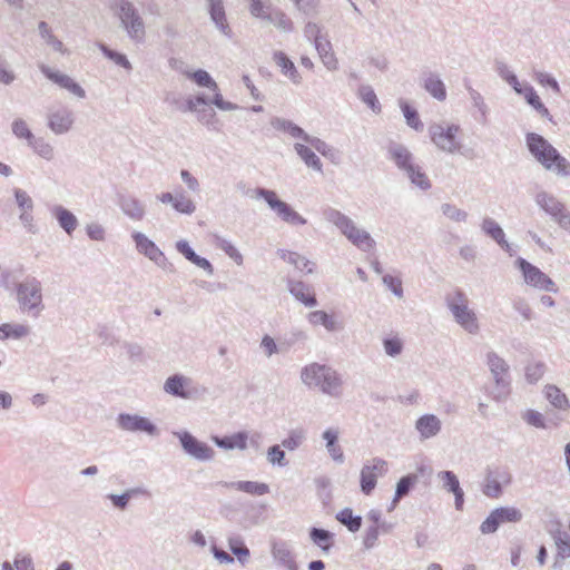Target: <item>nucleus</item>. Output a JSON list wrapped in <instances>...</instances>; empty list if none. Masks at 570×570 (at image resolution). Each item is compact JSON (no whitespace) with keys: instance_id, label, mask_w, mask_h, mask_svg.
<instances>
[{"instance_id":"nucleus-1","label":"nucleus","mask_w":570,"mask_h":570,"mask_svg":"<svg viewBox=\"0 0 570 570\" xmlns=\"http://www.w3.org/2000/svg\"><path fill=\"white\" fill-rule=\"evenodd\" d=\"M301 380L308 387L318 389L332 397L342 395L343 381L341 375L331 366L320 363L305 365L301 371Z\"/></svg>"},{"instance_id":"nucleus-2","label":"nucleus","mask_w":570,"mask_h":570,"mask_svg":"<svg viewBox=\"0 0 570 570\" xmlns=\"http://www.w3.org/2000/svg\"><path fill=\"white\" fill-rule=\"evenodd\" d=\"M525 141L530 154L548 170L570 176V163L541 135L529 132Z\"/></svg>"},{"instance_id":"nucleus-3","label":"nucleus","mask_w":570,"mask_h":570,"mask_svg":"<svg viewBox=\"0 0 570 570\" xmlns=\"http://www.w3.org/2000/svg\"><path fill=\"white\" fill-rule=\"evenodd\" d=\"M14 299L21 313L39 317L46 308L42 282L33 275H27L16 287Z\"/></svg>"},{"instance_id":"nucleus-4","label":"nucleus","mask_w":570,"mask_h":570,"mask_svg":"<svg viewBox=\"0 0 570 570\" xmlns=\"http://www.w3.org/2000/svg\"><path fill=\"white\" fill-rule=\"evenodd\" d=\"M323 217L335 225L340 232L357 248L370 252L375 247V240L364 229L356 227L355 223L345 214L333 207L323 209Z\"/></svg>"},{"instance_id":"nucleus-5","label":"nucleus","mask_w":570,"mask_h":570,"mask_svg":"<svg viewBox=\"0 0 570 570\" xmlns=\"http://www.w3.org/2000/svg\"><path fill=\"white\" fill-rule=\"evenodd\" d=\"M460 131V126L455 124L432 122L428 127L430 139L439 150L451 155L460 154L472 159V150H463V144L458 138Z\"/></svg>"},{"instance_id":"nucleus-6","label":"nucleus","mask_w":570,"mask_h":570,"mask_svg":"<svg viewBox=\"0 0 570 570\" xmlns=\"http://www.w3.org/2000/svg\"><path fill=\"white\" fill-rule=\"evenodd\" d=\"M487 365L494 381V386L489 391V395L497 402L507 400L511 393L509 364L495 352L491 351L487 354Z\"/></svg>"},{"instance_id":"nucleus-7","label":"nucleus","mask_w":570,"mask_h":570,"mask_svg":"<svg viewBox=\"0 0 570 570\" xmlns=\"http://www.w3.org/2000/svg\"><path fill=\"white\" fill-rule=\"evenodd\" d=\"M111 8L117 10L128 37L137 42L142 41L145 24L134 4L128 0H112Z\"/></svg>"},{"instance_id":"nucleus-8","label":"nucleus","mask_w":570,"mask_h":570,"mask_svg":"<svg viewBox=\"0 0 570 570\" xmlns=\"http://www.w3.org/2000/svg\"><path fill=\"white\" fill-rule=\"evenodd\" d=\"M255 194L258 198L264 199L269 208L274 210L283 222L293 226H301L307 223V220L295 212L291 205L281 200L274 190L258 187L255 189Z\"/></svg>"},{"instance_id":"nucleus-9","label":"nucleus","mask_w":570,"mask_h":570,"mask_svg":"<svg viewBox=\"0 0 570 570\" xmlns=\"http://www.w3.org/2000/svg\"><path fill=\"white\" fill-rule=\"evenodd\" d=\"M271 557L277 570H301L294 546L284 539L271 541Z\"/></svg>"},{"instance_id":"nucleus-10","label":"nucleus","mask_w":570,"mask_h":570,"mask_svg":"<svg viewBox=\"0 0 570 570\" xmlns=\"http://www.w3.org/2000/svg\"><path fill=\"white\" fill-rule=\"evenodd\" d=\"M164 391L175 397L194 399L206 392L205 387L196 384L193 379L183 374H174L164 383Z\"/></svg>"},{"instance_id":"nucleus-11","label":"nucleus","mask_w":570,"mask_h":570,"mask_svg":"<svg viewBox=\"0 0 570 570\" xmlns=\"http://www.w3.org/2000/svg\"><path fill=\"white\" fill-rule=\"evenodd\" d=\"M512 482V475L505 466L488 468L482 483V493L491 499H499L503 487Z\"/></svg>"},{"instance_id":"nucleus-12","label":"nucleus","mask_w":570,"mask_h":570,"mask_svg":"<svg viewBox=\"0 0 570 570\" xmlns=\"http://www.w3.org/2000/svg\"><path fill=\"white\" fill-rule=\"evenodd\" d=\"M515 265L521 271L524 282L538 289L558 293L559 288L556 283L544 274L540 268L529 263L527 259L519 257Z\"/></svg>"},{"instance_id":"nucleus-13","label":"nucleus","mask_w":570,"mask_h":570,"mask_svg":"<svg viewBox=\"0 0 570 570\" xmlns=\"http://www.w3.org/2000/svg\"><path fill=\"white\" fill-rule=\"evenodd\" d=\"M179 440L184 452L198 461H210L214 459L215 451L207 443L199 441L188 431L174 432Z\"/></svg>"},{"instance_id":"nucleus-14","label":"nucleus","mask_w":570,"mask_h":570,"mask_svg":"<svg viewBox=\"0 0 570 570\" xmlns=\"http://www.w3.org/2000/svg\"><path fill=\"white\" fill-rule=\"evenodd\" d=\"M188 78L194 80L199 87H205L213 92L212 101L218 109L229 111L238 108L236 104L224 100L219 92L218 85L206 70L198 69L194 72H189Z\"/></svg>"},{"instance_id":"nucleus-15","label":"nucleus","mask_w":570,"mask_h":570,"mask_svg":"<svg viewBox=\"0 0 570 570\" xmlns=\"http://www.w3.org/2000/svg\"><path fill=\"white\" fill-rule=\"evenodd\" d=\"M116 421L117 426L126 432H142L151 436L159 434L158 428L149 419L138 414L120 413Z\"/></svg>"},{"instance_id":"nucleus-16","label":"nucleus","mask_w":570,"mask_h":570,"mask_svg":"<svg viewBox=\"0 0 570 570\" xmlns=\"http://www.w3.org/2000/svg\"><path fill=\"white\" fill-rule=\"evenodd\" d=\"M38 67L41 73L47 79L58 85L60 88L66 89L67 91H69L70 94L80 99H83L86 97L85 89L78 82H76L70 76L62 73L58 70H53L45 63H39Z\"/></svg>"},{"instance_id":"nucleus-17","label":"nucleus","mask_w":570,"mask_h":570,"mask_svg":"<svg viewBox=\"0 0 570 570\" xmlns=\"http://www.w3.org/2000/svg\"><path fill=\"white\" fill-rule=\"evenodd\" d=\"M47 119V126L55 135L67 134L75 122L73 112L67 107H60L55 111H50Z\"/></svg>"},{"instance_id":"nucleus-18","label":"nucleus","mask_w":570,"mask_h":570,"mask_svg":"<svg viewBox=\"0 0 570 570\" xmlns=\"http://www.w3.org/2000/svg\"><path fill=\"white\" fill-rule=\"evenodd\" d=\"M386 157L401 171L415 163L411 150L405 145L394 140H390L386 145Z\"/></svg>"},{"instance_id":"nucleus-19","label":"nucleus","mask_w":570,"mask_h":570,"mask_svg":"<svg viewBox=\"0 0 570 570\" xmlns=\"http://www.w3.org/2000/svg\"><path fill=\"white\" fill-rule=\"evenodd\" d=\"M438 479L442 483V489L454 495L455 509L462 511L464 505V491L460 485L456 474L453 471L443 470L438 473Z\"/></svg>"},{"instance_id":"nucleus-20","label":"nucleus","mask_w":570,"mask_h":570,"mask_svg":"<svg viewBox=\"0 0 570 570\" xmlns=\"http://www.w3.org/2000/svg\"><path fill=\"white\" fill-rule=\"evenodd\" d=\"M137 250L153 261L155 264H164L165 254L159 249V247L149 239L145 234L140 232H134L131 235Z\"/></svg>"},{"instance_id":"nucleus-21","label":"nucleus","mask_w":570,"mask_h":570,"mask_svg":"<svg viewBox=\"0 0 570 570\" xmlns=\"http://www.w3.org/2000/svg\"><path fill=\"white\" fill-rule=\"evenodd\" d=\"M454 321L469 334H478L480 325L474 311L469 308V304L464 306H454L451 312Z\"/></svg>"},{"instance_id":"nucleus-22","label":"nucleus","mask_w":570,"mask_h":570,"mask_svg":"<svg viewBox=\"0 0 570 570\" xmlns=\"http://www.w3.org/2000/svg\"><path fill=\"white\" fill-rule=\"evenodd\" d=\"M415 430L420 440H429L441 432L442 422L435 414H423L415 421Z\"/></svg>"},{"instance_id":"nucleus-23","label":"nucleus","mask_w":570,"mask_h":570,"mask_svg":"<svg viewBox=\"0 0 570 570\" xmlns=\"http://www.w3.org/2000/svg\"><path fill=\"white\" fill-rule=\"evenodd\" d=\"M208 12L216 28L227 38L233 37V31L227 22L223 0H207Z\"/></svg>"},{"instance_id":"nucleus-24","label":"nucleus","mask_w":570,"mask_h":570,"mask_svg":"<svg viewBox=\"0 0 570 570\" xmlns=\"http://www.w3.org/2000/svg\"><path fill=\"white\" fill-rule=\"evenodd\" d=\"M534 202L552 220L566 208V205L554 195L544 190L537 193Z\"/></svg>"},{"instance_id":"nucleus-25","label":"nucleus","mask_w":570,"mask_h":570,"mask_svg":"<svg viewBox=\"0 0 570 570\" xmlns=\"http://www.w3.org/2000/svg\"><path fill=\"white\" fill-rule=\"evenodd\" d=\"M288 292L302 304L307 307H314L317 305L316 296L311 292V286L302 281H287Z\"/></svg>"},{"instance_id":"nucleus-26","label":"nucleus","mask_w":570,"mask_h":570,"mask_svg":"<svg viewBox=\"0 0 570 570\" xmlns=\"http://www.w3.org/2000/svg\"><path fill=\"white\" fill-rule=\"evenodd\" d=\"M217 484L227 489H234L257 497L267 494L269 492L268 484L256 481H220Z\"/></svg>"},{"instance_id":"nucleus-27","label":"nucleus","mask_w":570,"mask_h":570,"mask_svg":"<svg viewBox=\"0 0 570 570\" xmlns=\"http://www.w3.org/2000/svg\"><path fill=\"white\" fill-rule=\"evenodd\" d=\"M273 60L276 63V66L281 69V72L285 77H287L294 85H299L302 82V77L297 68L285 52L279 50L274 51Z\"/></svg>"},{"instance_id":"nucleus-28","label":"nucleus","mask_w":570,"mask_h":570,"mask_svg":"<svg viewBox=\"0 0 570 570\" xmlns=\"http://www.w3.org/2000/svg\"><path fill=\"white\" fill-rule=\"evenodd\" d=\"M50 212L66 234L71 235L76 230L78 219L69 209L61 205H56Z\"/></svg>"},{"instance_id":"nucleus-29","label":"nucleus","mask_w":570,"mask_h":570,"mask_svg":"<svg viewBox=\"0 0 570 570\" xmlns=\"http://www.w3.org/2000/svg\"><path fill=\"white\" fill-rule=\"evenodd\" d=\"M277 255L301 272L312 274L315 271V263L311 262L305 256H302L296 252L278 249Z\"/></svg>"},{"instance_id":"nucleus-30","label":"nucleus","mask_w":570,"mask_h":570,"mask_svg":"<svg viewBox=\"0 0 570 570\" xmlns=\"http://www.w3.org/2000/svg\"><path fill=\"white\" fill-rule=\"evenodd\" d=\"M118 205L122 213L131 219L141 220L145 216V207L136 197L120 195Z\"/></svg>"},{"instance_id":"nucleus-31","label":"nucleus","mask_w":570,"mask_h":570,"mask_svg":"<svg viewBox=\"0 0 570 570\" xmlns=\"http://www.w3.org/2000/svg\"><path fill=\"white\" fill-rule=\"evenodd\" d=\"M248 433L240 431L227 436H213L214 443L224 450H245L247 448Z\"/></svg>"},{"instance_id":"nucleus-32","label":"nucleus","mask_w":570,"mask_h":570,"mask_svg":"<svg viewBox=\"0 0 570 570\" xmlns=\"http://www.w3.org/2000/svg\"><path fill=\"white\" fill-rule=\"evenodd\" d=\"M314 47L327 70L334 71L338 69V60L333 52L332 43L328 39L325 38L316 41Z\"/></svg>"},{"instance_id":"nucleus-33","label":"nucleus","mask_w":570,"mask_h":570,"mask_svg":"<svg viewBox=\"0 0 570 570\" xmlns=\"http://www.w3.org/2000/svg\"><path fill=\"white\" fill-rule=\"evenodd\" d=\"M423 88L436 100L444 101L446 99V88L440 76L430 72L423 79Z\"/></svg>"},{"instance_id":"nucleus-34","label":"nucleus","mask_w":570,"mask_h":570,"mask_svg":"<svg viewBox=\"0 0 570 570\" xmlns=\"http://www.w3.org/2000/svg\"><path fill=\"white\" fill-rule=\"evenodd\" d=\"M464 88L466 89V91L469 94V97L472 101L473 107L475 109H478V111L480 114V116L476 118V120L480 124L485 125L488 122L489 108L484 101L483 96L471 86L469 80H464Z\"/></svg>"},{"instance_id":"nucleus-35","label":"nucleus","mask_w":570,"mask_h":570,"mask_svg":"<svg viewBox=\"0 0 570 570\" xmlns=\"http://www.w3.org/2000/svg\"><path fill=\"white\" fill-rule=\"evenodd\" d=\"M323 439L326 442V450L330 454V456L338 463H343L344 461V453L342 448L337 444L338 440V432L334 429H327L323 432Z\"/></svg>"},{"instance_id":"nucleus-36","label":"nucleus","mask_w":570,"mask_h":570,"mask_svg":"<svg viewBox=\"0 0 570 570\" xmlns=\"http://www.w3.org/2000/svg\"><path fill=\"white\" fill-rule=\"evenodd\" d=\"M271 125L274 129L287 132L292 137L301 138L304 141H306V136H309L307 132H305V130L303 128H301L293 121L284 119V118L274 117L271 120Z\"/></svg>"},{"instance_id":"nucleus-37","label":"nucleus","mask_w":570,"mask_h":570,"mask_svg":"<svg viewBox=\"0 0 570 570\" xmlns=\"http://www.w3.org/2000/svg\"><path fill=\"white\" fill-rule=\"evenodd\" d=\"M294 149L307 167L318 173L323 171V164L320 157L312 150V148L304 144L296 142L294 145Z\"/></svg>"},{"instance_id":"nucleus-38","label":"nucleus","mask_w":570,"mask_h":570,"mask_svg":"<svg viewBox=\"0 0 570 570\" xmlns=\"http://www.w3.org/2000/svg\"><path fill=\"white\" fill-rule=\"evenodd\" d=\"M403 173L406 175L410 181L420 189L428 190L431 188L432 185L428 175L421 168V166L416 165L415 163L407 169H404Z\"/></svg>"},{"instance_id":"nucleus-39","label":"nucleus","mask_w":570,"mask_h":570,"mask_svg":"<svg viewBox=\"0 0 570 570\" xmlns=\"http://www.w3.org/2000/svg\"><path fill=\"white\" fill-rule=\"evenodd\" d=\"M305 142L311 145L312 148H314L321 155L330 159L332 163H337L340 151L336 148L326 144L321 138L314 136H306Z\"/></svg>"},{"instance_id":"nucleus-40","label":"nucleus","mask_w":570,"mask_h":570,"mask_svg":"<svg viewBox=\"0 0 570 570\" xmlns=\"http://www.w3.org/2000/svg\"><path fill=\"white\" fill-rule=\"evenodd\" d=\"M333 537L334 534L328 530L321 528H311L309 538L314 544L320 547L325 553H327L333 546Z\"/></svg>"},{"instance_id":"nucleus-41","label":"nucleus","mask_w":570,"mask_h":570,"mask_svg":"<svg viewBox=\"0 0 570 570\" xmlns=\"http://www.w3.org/2000/svg\"><path fill=\"white\" fill-rule=\"evenodd\" d=\"M30 333V327L23 324H10L4 323L0 325V340L4 341L8 338H22Z\"/></svg>"},{"instance_id":"nucleus-42","label":"nucleus","mask_w":570,"mask_h":570,"mask_svg":"<svg viewBox=\"0 0 570 570\" xmlns=\"http://www.w3.org/2000/svg\"><path fill=\"white\" fill-rule=\"evenodd\" d=\"M357 96L373 112L380 114L382 111L377 96L370 85L360 86Z\"/></svg>"},{"instance_id":"nucleus-43","label":"nucleus","mask_w":570,"mask_h":570,"mask_svg":"<svg viewBox=\"0 0 570 570\" xmlns=\"http://www.w3.org/2000/svg\"><path fill=\"white\" fill-rule=\"evenodd\" d=\"M28 146L37 154L39 157L46 160H52L55 157V149L43 137H33Z\"/></svg>"},{"instance_id":"nucleus-44","label":"nucleus","mask_w":570,"mask_h":570,"mask_svg":"<svg viewBox=\"0 0 570 570\" xmlns=\"http://www.w3.org/2000/svg\"><path fill=\"white\" fill-rule=\"evenodd\" d=\"M307 320L312 325H323L328 332L338 330L337 322L334 317L324 311H314L307 315Z\"/></svg>"},{"instance_id":"nucleus-45","label":"nucleus","mask_w":570,"mask_h":570,"mask_svg":"<svg viewBox=\"0 0 570 570\" xmlns=\"http://www.w3.org/2000/svg\"><path fill=\"white\" fill-rule=\"evenodd\" d=\"M267 21L272 22L276 28L284 32H292L294 30V23L292 19L281 9L275 8L268 12Z\"/></svg>"},{"instance_id":"nucleus-46","label":"nucleus","mask_w":570,"mask_h":570,"mask_svg":"<svg viewBox=\"0 0 570 570\" xmlns=\"http://www.w3.org/2000/svg\"><path fill=\"white\" fill-rule=\"evenodd\" d=\"M546 397L558 410H568L570 407L568 397L556 385L546 386Z\"/></svg>"},{"instance_id":"nucleus-47","label":"nucleus","mask_w":570,"mask_h":570,"mask_svg":"<svg viewBox=\"0 0 570 570\" xmlns=\"http://www.w3.org/2000/svg\"><path fill=\"white\" fill-rule=\"evenodd\" d=\"M306 440V430L296 428L288 431L287 436L282 441V446L288 451L297 450Z\"/></svg>"},{"instance_id":"nucleus-48","label":"nucleus","mask_w":570,"mask_h":570,"mask_svg":"<svg viewBox=\"0 0 570 570\" xmlns=\"http://www.w3.org/2000/svg\"><path fill=\"white\" fill-rule=\"evenodd\" d=\"M417 481L419 475L414 473L402 476L396 483L394 503H397L402 498L406 497Z\"/></svg>"},{"instance_id":"nucleus-49","label":"nucleus","mask_w":570,"mask_h":570,"mask_svg":"<svg viewBox=\"0 0 570 570\" xmlns=\"http://www.w3.org/2000/svg\"><path fill=\"white\" fill-rule=\"evenodd\" d=\"M481 230L497 244L503 243L505 234L502 227L491 217H485L481 224Z\"/></svg>"},{"instance_id":"nucleus-50","label":"nucleus","mask_w":570,"mask_h":570,"mask_svg":"<svg viewBox=\"0 0 570 570\" xmlns=\"http://www.w3.org/2000/svg\"><path fill=\"white\" fill-rule=\"evenodd\" d=\"M197 120L206 126L210 130L218 131L220 129V121L218 120L216 112L210 107H202L196 114Z\"/></svg>"},{"instance_id":"nucleus-51","label":"nucleus","mask_w":570,"mask_h":570,"mask_svg":"<svg viewBox=\"0 0 570 570\" xmlns=\"http://www.w3.org/2000/svg\"><path fill=\"white\" fill-rule=\"evenodd\" d=\"M525 101L543 118H547L548 120L552 121V116L549 111V109L544 106V104L541 101L540 97L533 89V87H529L525 89Z\"/></svg>"},{"instance_id":"nucleus-52","label":"nucleus","mask_w":570,"mask_h":570,"mask_svg":"<svg viewBox=\"0 0 570 570\" xmlns=\"http://www.w3.org/2000/svg\"><path fill=\"white\" fill-rule=\"evenodd\" d=\"M338 522L344 524L351 532H356L362 525V518L360 515H353V511L350 508L341 510L336 514Z\"/></svg>"},{"instance_id":"nucleus-53","label":"nucleus","mask_w":570,"mask_h":570,"mask_svg":"<svg viewBox=\"0 0 570 570\" xmlns=\"http://www.w3.org/2000/svg\"><path fill=\"white\" fill-rule=\"evenodd\" d=\"M400 107L403 111L406 125L415 131H422L424 125L421 121L417 111L404 100H400Z\"/></svg>"},{"instance_id":"nucleus-54","label":"nucleus","mask_w":570,"mask_h":570,"mask_svg":"<svg viewBox=\"0 0 570 570\" xmlns=\"http://www.w3.org/2000/svg\"><path fill=\"white\" fill-rule=\"evenodd\" d=\"M38 30L41 38L47 42V45L51 46L55 51L65 53L66 49L59 39H57L51 31V28L46 21H40L38 24Z\"/></svg>"},{"instance_id":"nucleus-55","label":"nucleus","mask_w":570,"mask_h":570,"mask_svg":"<svg viewBox=\"0 0 570 570\" xmlns=\"http://www.w3.org/2000/svg\"><path fill=\"white\" fill-rule=\"evenodd\" d=\"M495 515L499 518L500 524L502 523H517L522 520V512L515 507H500L494 509Z\"/></svg>"},{"instance_id":"nucleus-56","label":"nucleus","mask_w":570,"mask_h":570,"mask_svg":"<svg viewBox=\"0 0 570 570\" xmlns=\"http://www.w3.org/2000/svg\"><path fill=\"white\" fill-rule=\"evenodd\" d=\"M228 547L233 554H235L240 563H245L249 558V549L245 546L239 535H233L228 539Z\"/></svg>"},{"instance_id":"nucleus-57","label":"nucleus","mask_w":570,"mask_h":570,"mask_svg":"<svg viewBox=\"0 0 570 570\" xmlns=\"http://www.w3.org/2000/svg\"><path fill=\"white\" fill-rule=\"evenodd\" d=\"M173 208L180 214L191 215L196 210L194 202L187 197L183 191L175 194V202Z\"/></svg>"},{"instance_id":"nucleus-58","label":"nucleus","mask_w":570,"mask_h":570,"mask_svg":"<svg viewBox=\"0 0 570 570\" xmlns=\"http://www.w3.org/2000/svg\"><path fill=\"white\" fill-rule=\"evenodd\" d=\"M376 483H377V478L374 475L373 472L370 471V468L367 465H363V468L361 470V475H360L361 491L365 495H368L375 489Z\"/></svg>"},{"instance_id":"nucleus-59","label":"nucleus","mask_w":570,"mask_h":570,"mask_svg":"<svg viewBox=\"0 0 570 570\" xmlns=\"http://www.w3.org/2000/svg\"><path fill=\"white\" fill-rule=\"evenodd\" d=\"M99 49L106 58L112 60L116 65L122 67L127 71H130L132 69L130 61L127 59L125 55L108 48L104 43H99Z\"/></svg>"},{"instance_id":"nucleus-60","label":"nucleus","mask_w":570,"mask_h":570,"mask_svg":"<svg viewBox=\"0 0 570 570\" xmlns=\"http://www.w3.org/2000/svg\"><path fill=\"white\" fill-rule=\"evenodd\" d=\"M274 9L275 7H273L269 0H250L249 11L256 18L267 20L268 12Z\"/></svg>"},{"instance_id":"nucleus-61","label":"nucleus","mask_w":570,"mask_h":570,"mask_svg":"<svg viewBox=\"0 0 570 570\" xmlns=\"http://www.w3.org/2000/svg\"><path fill=\"white\" fill-rule=\"evenodd\" d=\"M441 212L445 217L455 223H465L469 217V214L465 210L460 209L450 203L442 204Z\"/></svg>"},{"instance_id":"nucleus-62","label":"nucleus","mask_w":570,"mask_h":570,"mask_svg":"<svg viewBox=\"0 0 570 570\" xmlns=\"http://www.w3.org/2000/svg\"><path fill=\"white\" fill-rule=\"evenodd\" d=\"M295 8L307 17H315L320 12L321 0H291Z\"/></svg>"},{"instance_id":"nucleus-63","label":"nucleus","mask_w":570,"mask_h":570,"mask_svg":"<svg viewBox=\"0 0 570 570\" xmlns=\"http://www.w3.org/2000/svg\"><path fill=\"white\" fill-rule=\"evenodd\" d=\"M557 558L566 559L570 557V534L559 531L556 537Z\"/></svg>"},{"instance_id":"nucleus-64","label":"nucleus","mask_w":570,"mask_h":570,"mask_svg":"<svg viewBox=\"0 0 570 570\" xmlns=\"http://www.w3.org/2000/svg\"><path fill=\"white\" fill-rule=\"evenodd\" d=\"M281 446L282 445L275 444L268 448L267 461L272 465L284 468L288 465V461L285 459V451Z\"/></svg>"}]
</instances>
